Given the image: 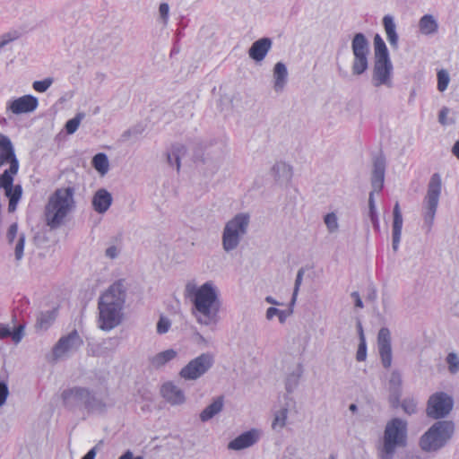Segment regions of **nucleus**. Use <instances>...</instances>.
I'll list each match as a JSON object with an SVG mask.
<instances>
[{
    "mask_svg": "<svg viewBox=\"0 0 459 459\" xmlns=\"http://www.w3.org/2000/svg\"><path fill=\"white\" fill-rule=\"evenodd\" d=\"M184 297L191 303V315L197 324L205 326L217 325L221 300L219 290L212 281L200 286L195 281H188L184 288Z\"/></svg>",
    "mask_w": 459,
    "mask_h": 459,
    "instance_id": "1",
    "label": "nucleus"
},
{
    "mask_svg": "<svg viewBox=\"0 0 459 459\" xmlns=\"http://www.w3.org/2000/svg\"><path fill=\"white\" fill-rule=\"evenodd\" d=\"M0 160L5 164L9 163V169L0 175V189L4 190L5 196L9 199L8 212H14L22 195L21 185H13L14 176L19 171V160L16 158L13 145L10 138L0 134Z\"/></svg>",
    "mask_w": 459,
    "mask_h": 459,
    "instance_id": "2",
    "label": "nucleus"
},
{
    "mask_svg": "<svg viewBox=\"0 0 459 459\" xmlns=\"http://www.w3.org/2000/svg\"><path fill=\"white\" fill-rule=\"evenodd\" d=\"M126 296V289L124 281L120 280L114 282L100 297L99 327L101 330L110 331L120 324Z\"/></svg>",
    "mask_w": 459,
    "mask_h": 459,
    "instance_id": "3",
    "label": "nucleus"
},
{
    "mask_svg": "<svg viewBox=\"0 0 459 459\" xmlns=\"http://www.w3.org/2000/svg\"><path fill=\"white\" fill-rule=\"evenodd\" d=\"M408 426L407 421L400 418H394L387 421L381 442L377 447L379 459H394L399 448L407 446Z\"/></svg>",
    "mask_w": 459,
    "mask_h": 459,
    "instance_id": "4",
    "label": "nucleus"
},
{
    "mask_svg": "<svg viewBox=\"0 0 459 459\" xmlns=\"http://www.w3.org/2000/svg\"><path fill=\"white\" fill-rule=\"evenodd\" d=\"M73 187L59 188L49 197L46 205V220L51 228L58 227L74 207Z\"/></svg>",
    "mask_w": 459,
    "mask_h": 459,
    "instance_id": "5",
    "label": "nucleus"
},
{
    "mask_svg": "<svg viewBox=\"0 0 459 459\" xmlns=\"http://www.w3.org/2000/svg\"><path fill=\"white\" fill-rule=\"evenodd\" d=\"M250 215L239 212L229 220L222 230L221 246L226 253L236 250L248 232Z\"/></svg>",
    "mask_w": 459,
    "mask_h": 459,
    "instance_id": "6",
    "label": "nucleus"
},
{
    "mask_svg": "<svg viewBox=\"0 0 459 459\" xmlns=\"http://www.w3.org/2000/svg\"><path fill=\"white\" fill-rule=\"evenodd\" d=\"M442 192V178L440 174L434 173L429 181L427 194L424 196L422 204V217L423 226L422 228L426 232H429L434 224V220L437 206L439 204V198Z\"/></svg>",
    "mask_w": 459,
    "mask_h": 459,
    "instance_id": "7",
    "label": "nucleus"
},
{
    "mask_svg": "<svg viewBox=\"0 0 459 459\" xmlns=\"http://www.w3.org/2000/svg\"><path fill=\"white\" fill-rule=\"evenodd\" d=\"M455 431L451 421H437L420 437V446L425 452L437 451L451 439Z\"/></svg>",
    "mask_w": 459,
    "mask_h": 459,
    "instance_id": "8",
    "label": "nucleus"
},
{
    "mask_svg": "<svg viewBox=\"0 0 459 459\" xmlns=\"http://www.w3.org/2000/svg\"><path fill=\"white\" fill-rule=\"evenodd\" d=\"M353 61L351 71L354 75L364 74L368 67V55L370 53L369 42L366 36L358 32L351 40Z\"/></svg>",
    "mask_w": 459,
    "mask_h": 459,
    "instance_id": "9",
    "label": "nucleus"
},
{
    "mask_svg": "<svg viewBox=\"0 0 459 459\" xmlns=\"http://www.w3.org/2000/svg\"><path fill=\"white\" fill-rule=\"evenodd\" d=\"M214 362L215 358L212 352L201 353L180 369L179 376L185 380H197L213 367Z\"/></svg>",
    "mask_w": 459,
    "mask_h": 459,
    "instance_id": "10",
    "label": "nucleus"
},
{
    "mask_svg": "<svg viewBox=\"0 0 459 459\" xmlns=\"http://www.w3.org/2000/svg\"><path fill=\"white\" fill-rule=\"evenodd\" d=\"M83 344L82 337L76 330L62 336L52 350L53 360L66 359L76 352Z\"/></svg>",
    "mask_w": 459,
    "mask_h": 459,
    "instance_id": "11",
    "label": "nucleus"
},
{
    "mask_svg": "<svg viewBox=\"0 0 459 459\" xmlns=\"http://www.w3.org/2000/svg\"><path fill=\"white\" fill-rule=\"evenodd\" d=\"M393 64L391 59H375L371 82L375 87H393Z\"/></svg>",
    "mask_w": 459,
    "mask_h": 459,
    "instance_id": "12",
    "label": "nucleus"
},
{
    "mask_svg": "<svg viewBox=\"0 0 459 459\" xmlns=\"http://www.w3.org/2000/svg\"><path fill=\"white\" fill-rule=\"evenodd\" d=\"M452 407L453 400L449 395L445 393H437L429 400L427 413L433 419H440L446 416Z\"/></svg>",
    "mask_w": 459,
    "mask_h": 459,
    "instance_id": "13",
    "label": "nucleus"
},
{
    "mask_svg": "<svg viewBox=\"0 0 459 459\" xmlns=\"http://www.w3.org/2000/svg\"><path fill=\"white\" fill-rule=\"evenodd\" d=\"M264 432L261 429L253 428L247 430L228 444V449L240 451L256 445L262 438Z\"/></svg>",
    "mask_w": 459,
    "mask_h": 459,
    "instance_id": "14",
    "label": "nucleus"
},
{
    "mask_svg": "<svg viewBox=\"0 0 459 459\" xmlns=\"http://www.w3.org/2000/svg\"><path fill=\"white\" fill-rule=\"evenodd\" d=\"M88 396L89 389L82 386H74L64 390L62 393L63 402L69 409H75L82 406L85 408Z\"/></svg>",
    "mask_w": 459,
    "mask_h": 459,
    "instance_id": "15",
    "label": "nucleus"
},
{
    "mask_svg": "<svg viewBox=\"0 0 459 459\" xmlns=\"http://www.w3.org/2000/svg\"><path fill=\"white\" fill-rule=\"evenodd\" d=\"M377 349L382 365L389 368L392 365L391 333L386 327H382L377 334Z\"/></svg>",
    "mask_w": 459,
    "mask_h": 459,
    "instance_id": "16",
    "label": "nucleus"
},
{
    "mask_svg": "<svg viewBox=\"0 0 459 459\" xmlns=\"http://www.w3.org/2000/svg\"><path fill=\"white\" fill-rule=\"evenodd\" d=\"M39 105L38 99L32 95H24L8 103L7 108L15 115L30 113Z\"/></svg>",
    "mask_w": 459,
    "mask_h": 459,
    "instance_id": "17",
    "label": "nucleus"
},
{
    "mask_svg": "<svg viewBox=\"0 0 459 459\" xmlns=\"http://www.w3.org/2000/svg\"><path fill=\"white\" fill-rule=\"evenodd\" d=\"M110 405L111 403L106 393L99 394L89 390V396L84 408L89 412L101 413Z\"/></svg>",
    "mask_w": 459,
    "mask_h": 459,
    "instance_id": "18",
    "label": "nucleus"
},
{
    "mask_svg": "<svg viewBox=\"0 0 459 459\" xmlns=\"http://www.w3.org/2000/svg\"><path fill=\"white\" fill-rule=\"evenodd\" d=\"M160 393L162 397L171 405H181L186 402L183 390L173 382H167L162 385Z\"/></svg>",
    "mask_w": 459,
    "mask_h": 459,
    "instance_id": "19",
    "label": "nucleus"
},
{
    "mask_svg": "<svg viewBox=\"0 0 459 459\" xmlns=\"http://www.w3.org/2000/svg\"><path fill=\"white\" fill-rule=\"evenodd\" d=\"M385 171V160L383 156H377L374 160L371 185L373 191L380 192L384 186Z\"/></svg>",
    "mask_w": 459,
    "mask_h": 459,
    "instance_id": "20",
    "label": "nucleus"
},
{
    "mask_svg": "<svg viewBox=\"0 0 459 459\" xmlns=\"http://www.w3.org/2000/svg\"><path fill=\"white\" fill-rule=\"evenodd\" d=\"M112 202L111 194L105 188H100L93 195L91 204L96 212L103 214L109 209Z\"/></svg>",
    "mask_w": 459,
    "mask_h": 459,
    "instance_id": "21",
    "label": "nucleus"
},
{
    "mask_svg": "<svg viewBox=\"0 0 459 459\" xmlns=\"http://www.w3.org/2000/svg\"><path fill=\"white\" fill-rule=\"evenodd\" d=\"M273 41L270 38H262L255 41L248 50L249 57L255 62L263 61L272 48Z\"/></svg>",
    "mask_w": 459,
    "mask_h": 459,
    "instance_id": "22",
    "label": "nucleus"
},
{
    "mask_svg": "<svg viewBox=\"0 0 459 459\" xmlns=\"http://www.w3.org/2000/svg\"><path fill=\"white\" fill-rule=\"evenodd\" d=\"M273 90L275 92H281L288 82V70L282 62L275 64L273 71Z\"/></svg>",
    "mask_w": 459,
    "mask_h": 459,
    "instance_id": "23",
    "label": "nucleus"
},
{
    "mask_svg": "<svg viewBox=\"0 0 459 459\" xmlns=\"http://www.w3.org/2000/svg\"><path fill=\"white\" fill-rule=\"evenodd\" d=\"M383 26L386 34L387 41L393 49H398L399 36L396 32V24L392 15L386 14L383 17Z\"/></svg>",
    "mask_w": 459,
    "mask_h": 459,
    "instance_id": "24",
    "label": "nucleus"
},
{
    "mask_svg": "<svg viewBox=\"0 0 459 459\" xmlns=\"http://www.w3.org/2000/svg\"><path fill=\"white\" fill-rule=\"evenodd\" d=\"M178 351L174 349H168L160 351L149 358L150 366L152 368L159 369L164 367L167 363L176 359Z\"/></svg>",
    "mask_w": 459,
    "mask_h": 459,
    "instance_id": "25",
    "label": "nucleus"
},
{
    "mask_svg": "<svg viewBox=\"0 0 459 459\" xmlns=\"http://www.w3.org/2000/svg\"><path fill=\"white\" fill-rule=\"evenodd\" d=\"M419 30L422 35L431 36L437 32L438 22L432 14H424L419 21Z\"/></svg>",
    "mask_w": 459,
    "mask_h": 459,
    "instance_id": "26",
    "label": "nucleus"
},
{
    "mask_svg": "<svg viewBox=\"0 0 459 459\" xmlns=\"http://www.w3.org/2000/svg\"><path fill=\"white\" fill-rule=\"evenodd\" d=\"M223 409V398L221 396L217 397L213 402L204 408L200 413V420L203 422H206L212 419L215 415L220 413Z\"/></svg>",
    "mask_w": 459,
    "mask_h": 459,
    "instance_id": "27",
    "label": "nucleus"
},
{
    "mask_svg": "<svg viewBox=\"0 0 459 459\" xmlns=\"http://www.w3.org/2000/svg\"><path fill=\"white\" fill-rule=\"evenodd\" d=\"M56 311L49 310L46 312H40L37 316L36 328L38 330L46 331L54 323L56 319Z\"/></svg>",
    "mask_w": 459,
    "mask_h": 459,
    "instance_id": "28",
    "label": "nucleus"
},
{
    "mask_svg": "<svg viewBox=\"0 0 459 459\" xmlns=\"http://www.w3.org/2000/svg\"><path fill=\"white\" fill-rule=\"evenodd\" d=\"M186 148L184 145L177 143L172 146L171 151L167 153L168 163L173 167L176 166L177 169L180 168V159L185 154Z\"/></svg>",
    "mask_w": 459,
    "mask_h": 459,
    "instance_id": "29",
    "label": "nucleus"
},
{
    "mask_svg": "<svg viewBox=\"0 0 459 459\" xmlns=\"http://www.w3.org/2000/svg\"><path fill=\"white\" fill-rule=\"evenodd\" d=\"M289 409L287 406L276 411L272 422V429L275 431L281 430L287 424Z\"/></svg>",
    "mask_w": 459,
    "mask_h": 459,
    "instance_id": "30",
    "label": "nucleus"
},
{
    "mask_svg": "<svg viewBox=\"0 0 459 459\" xmlns=\"http://www.w3.org/2000/svg\"><path fill=\"white\" fill-rule=\"evenodd\" d=\"M375 59H388L389 52L384 39L379 34L374 37Z\"/></svg>",
    "mask_w": 459,
    "mask_h": 459,
    "instance_id": "31",
    "label": "nucleus"
},
{
    "mask_svg": "<svg viewBox=\"0 0 459 459\" xmlns=\"http://www.w3.org/2000/svg\"><path fill=\"white\" fill-rule=\"evenodd\" d=\"M301 374L302 368L299 366L295 371L287 376L285 380V388L289 394L292 393L298 386Z\"/></svg>",
    "mask_w": 459,
    "mask_h": 459,
    "instance_id": "32",
    "label": "nucleus"
},
{
    "mask_svg": "<svg viewBox=\"0 0 459 459\" xmlns=\"http://www.w3.org/2000/svg\"><path fill=\"white\" fill-rule=\"evenodd\" d=\"M92 165L99 173L105 175L108 171L109 167L107 155L104 153L96 154L92 159Z\"/></svg>",
    "mask_w": 459,
    "mask_h": 459,
    "instance_id": "33",
    "label": "nucleus"
},
{
    "mask_svg": "<svg viewBox=\"0 0 459 459\" xmlns=\"http://www.w3.org/2000/svg\"><path fill=\"white\" fill-rule=\"evenodd\" d=\"M358 330L359 334V343L356 353V359L358 361H364L367 358V343L363 333V328L359 322L358 323Z\"/></svg>",
    "mask_w": 459,
    "mask_h": 459,
    "instance_id": "34",
    "label": "nucleus"
},
{
    "mask_svg": "<svg viewBox=\"0 0 459 459\" xmlns=\"http://www.w3.org/2000/svg\"><path fill=\"white\" fill-rule=\"evenodd\" d=\"M324 222L330 234L336 233L339 230V220L335 212H328L324 216Z\"/></svg>",
    "mask_w": 459,
    "mask_h": 459,
    "instance_id": "35",
    "label": "nucleus"
},
{
    "mask_svg": "<svg viewBox=\"0 0 459 459\" xmlns=\"http://www.w3.org/2000/svg\"><path fill=\"white\" fill-rule=\"evenodd\" d=\"M394 221H393V234H401L403 229V216L398 203L394 204Z\"/></svg>",
    "mask_w": 459,
    "mask_h": 459,
    "instance_id": "36",
    "label": "nucleus"
},
{
    "mask_svg": "<svg viewBox=\"0 0 459 459\" xmlns=\"http://www.w3.org/2000/svg\"><path fill=\"white\" fill-rule=\"evenodd\" d=\"M84 117V113L79 112L76 114L74 117L69 119L65 126L66 133L68 134H73L74 133H75Z\"/></svg>",
    "mask_w": 459,
    "mask_h": 459,
    "instance_id": "37",
    "label": "nucleus"
},
{
    "mask_svg": "<svg viewBox=\"0 0 459 459\" xmlns=\"http://www.w3.org/2000/svg\"><path fill=\"white\" fill-rule=\"evenodd\" d=\"M446 362L450 374L455 375L459 372V356L452 351L446 357Z\"/></svg>",
    "mask_w": 459,
    "mask_h": 459,
    "instance_id": "38",
    "label": "nucleus"
},
{
    "mask_svg": "<svg viewBox=\"0 0 459 459\" xmlns=\"http://www.w3.org/2000/svg\"><path fill=\"white\" fill-rule=\"evenodd\" d=\"M437 90L440 92L445 91L449 84L450 82V76L446 70L441 69L437 74Z\"/></svg>",
    "mask_w": 459,
    "mask_h": 459,
    "instance_id": "39",
    "label": "nucleus"
},
{
    "mask_svg": "<svg viewBox=\"0 0 459 459\" xmlns=\"http://www.w3.org/2000/svg\"><path fill=\"white\" fill-rule=\"evenodd\" d=\"M14 245V255L16 261H21L23 257V250L25 245V235L23 233L19 234L18 238L13 243Z\"/></svg>",
    "mask_w": 459,
    "mask_h": 459,
    "instance_id": "40",
    "label": "nucleus"
},
{
    "mask_svg": "<svg viewBox=\"0 0 459 459\" xmlns=\"http://www.w3.org/2000/svg\"><path fill=\"white\" fill-rule=\"evenodd\" d=\"M54 82L52 77L45 78L42 81H35L32 83V88L38 92H45Z\"/></svg>",
    "mask_w": 459,
    "mask_h": 459,
    "instance_id": "41",
    "label": "nucleus"
},
{
    "mask_svg": "<svg viewBox=\"0 0 459 459\" xmlns=\"http://www.w3.org/2000/svg\"><path fill=\"white\" fill-rule=\"evenodd\" d=\"M303 275H304V270L301 268L297 273L295 284H294V290H293V293H292V297H291V300H290V306H293L297 300L298 293L299 291V288L302 283Z\"/></svg>",
    "mask_w": 459,
    "mask_h": 459,
    "instance_id": "42",
    "label": "nucleus"
},
{
    "mask_svg": "<svg viewBox=\"0 0 459 459\" xmlns=\"http://www.w3.org/2000/svg\"><path fill=\"white\" fill-rule=\"evenodd\" d=\"M402 384L401 375L397 371H393L389 379V385L392 392L398 394Z\"/></svg>",
    "mask_w": 459,
    "mask_h": 459,
    "instance_id": "43",
    "label": "nucleus"
},
{
    "mask_svg": "<svg viewBox=\"0 0 459 459\" xmlns=\"http://www.w3.org/2000/svg\"><path fill=\"white\" fill-rule=\"evenodd\" d=\"M170 326L171 321L168 317L161 316L157 323V333L164 334L169 332Z\"/></svg>",
    "mask_w": 459,
    "mask_h": 459,
    "instance_id": "44",
    "label": "nucleus"
},
{
    "mask_svg": "<svg viewBox=\"0 0 459 459\" xmlns=\"http://www.w3.org/2000/svg\"><path fill=\"white\" fill-rule=\"evenodd\" d=\"M402 408L407 414H412L416 412L417 403L412 398L404 399L402 403Z\"/></svg>",
    "mask_w": 459,
    "mask_h": 459,
    "instance_id": "45",
    "label": "nucleus"
},
{
    "mask_svg": "<svg viewBox=\"0 0 459 459\" xmlns=\"http://www.w3.org/2000/svg\"><path fill=\"white\" fill-rule=\"evenodd\" d=\"M18 225L17 223H13L10 225L7 233L6 238L9 244H13L18 238Z\"/></svg>",
    "mask_w": 459,
    "mask_h": 459,
    "instance_id": "46",
    "label": "nucleus"
},
{
    "mask_svg": "<svg viewBox=\"0 0 459 459\" xmlns=\"http://www.w3.org/2000/svg\"><path fill=\"white\" fill-rule=\"evenodd\" d=\"M8 394H9V389H8L7 384L4 381H1L0 382V406H3L5 403Z\"/></svg>",
    "mask_w": 459,
    "mask_h": 459,
    "instance_id": "47",
    "label": "nucleus"
},
{
    "mask_svg": "<svg viewBox=\"0 0 459 459\" xmlns=\"http://www.w3.org/2000/svg\"><path fill=\"white\" fill-rule=\"evenodd\" d=\"M374 192L375 191H371L369 193V196H368V208H369L368 216L377 214L376 204H375V198H374Z\"/></svg>",
    "mask_w": 459,
    "mask_h": 459,
    "instance_id": "48",
    "label": "nucleus"
},
{
    "mask_svg": "<svg viewBox=\"0 0 459 459\" xmlns=\"http://www.w3.org/2000/svg\"><path fill=\"white\" fill-rule=\"evenodd\" d=\"M169 6L168 4L162 3L160 4L159 13H160V15L164 22H167V20L169 17Z\"/></svg>",
    "mask_w": 459,
    "mask_h": 459,
    "instance_id": "49",
    "label": "nucleus"
},
{
    "mask_svg": "<svg viewBox=\"0 0 459 459\" xmlns=\"http://www.w3.org/2000/svg\"><path fill=\"white\" fill-rule=\"evenodd\" d=\"M119 252H120V250L117 247L110 246L106 249L105 255L107 257H108L110 259H115L118 256Z\"/></svg>",
    "mask_w": 459,
    "mask_h": 459,
    "instance_id": "50",
    "label": "nucleus"
},
{
    "mask_svg": "<svg viewBox=\"0 0 459 459\" xmlns=\"http://www.w3.org/2000/svg\"><path fill=\"white\" fill-rule=\"evenodd\" d=\"M449 114V108H446V107H444L441 108V110L439 111V114H438V122L443 125V126H446L447 125V116Z\"/></svg>",
    "mask_w": 459,
    "mask_h": 459,
    "instance_id": "51",
    "label": "nucleus"
},
{
    "mask_svg": "<svg viewBox=\"0 0 459 459\" xmlns=\"http://www.w3.org/2000/svg\"><path fill=\"white\" fill-rule=\"evenodd\" d=\"M22 331H23L22 326H19L18 328L14 329V331H12L11 336H12L13 341L15 343H18L21 342V340L22 338Z\"/></svg>",
    "mask_w": 459,
    "mask_h": 459,
    "instance_id": "52",
    "label": "nucleus"
},
{
    "mask_svg": "<svg viewBox=\"0 0 459 459\" xmlns=\"http://www.w3.org/2000/svg\"><path fill=\"white\" fill-rule=\"evenodd\" d=\"M16 36H13L11 33L4 34L0 37V48L7 45L9 42L14 40Z\"/></svg>",
    "mask_w": 459,
    "mask_h": 459,
    "instance_id": "53",
    "label": "nucleus"
},
{
    "mask_svg": "<svg viewBox=\"0 0 459 459\" xmlns=\"http://www.w3.org/2000/svg\"><path fill=\"white\" fill-rule=\"evenodd\" d=\"M281 310L276 308V307H270L269 308H267L266 310V313H265V317L267 320L271 321L273 320L275 316H278V314H280Z\"/></svg>",
    "mask_w": 459,
    "mask_h": 459,
    "instance_id": "54",
    "label": "nucleus"
},
{
    "mask_svg": "<svg viewBox=\"0 0 459 459\" xmlns=\"http://www.w3.org/2000/svg\"><path fill=\"white\" fill-rule=\"evenodd\" d=\"M351 298L353 299L354 300V303H355V307H359V308H362L363 307V302L360 299V296L359 294L358 291H353L351 294Z\"/></svg>",
    "mask_w": 459,
    "mask_h": 459,
    "instance_id": "55",
    "label": "nucleus"
},
{
    "mask_svg": "<svg viewBox=\"0 0 459 459\" xmlns=\"http://www.w3.org/2000/svg\"><path fill=\"white\" fill-rule=\"evenodd\" d=\"M290 171V168L289 166H287L285 163H282V162H280V163H276L273 167V171L274 173H278L280 171Z\"/></svg>",
    "mask_w": 459,
    "mask_h": 459,
    "instance_id": "56",
    "label": "nucleus"
},
{
    "mask_svg": "<svg viewBox=\"0 0 459 459\" xmlns=\"http://www.w3.org/2000/svg\"><path fill=\"white\" fill-rule=\"evenodd\" d=\"M12 331L8 326L0 325V339L11 336Z\"/></svg>",
    "mask_w": 459,
    "mask_h": 459,
    "instance_id": "57",
    "label": "nucleus"
},
{
    "mask_svg": "<svg viewBox=\"0 0 459 459\" xmlns=\"http://www.w3.org/2000/svg\"><path fill=\"white\" fill-rule=\"evenodd\" d=\"M401 234H393L392 247L394 251H397L401 241Z\"/></svg>",
    "mask_w": 459,
    "mask_h": 459,
    "instance_id": "58",
    "label": "nucleus"
},
{
    "mask_svg": "<svg viewBox=\"0 0 459 459\" xmlns=\"http://www.w3.org/2000/svg\"><path fill=\"white\" fill-rule=\"evenodd\" d=\"M118 459H143V457L142 456L134 457V454L130 450H127Z\"/></svg>",
    "mask_w": 459,
    "mask_h": 459,
    "instance_id": "59",
    "label": "nucleus"
},
{
    "mask_svg": "<svg viewBox=\"0 0 459 459\" xmlns=\"http://www.w3.org/2000/svg\"><path fill=\"white\" fill-rule=\"evenodd\" d=\"M97 455V447L94 446L82 459H95Z\"/></svg>",
    "mask_w": 459,
    "mask_h": 459,
    "instance_id": "60",
    "label": "nucleus"
},
{
    "mask_svg": "<svg viewBox=\"0 0 459 459\" xmlns=\"http://www.w3.org/2000/svg\"><path fill=\"white\" fill-rule=\"evenodd\" d=\"M369 219L373 224V227L376 229V230H379V221H378V216L377 214V215H372V216H369Z\"/></svg>",
    "mask_w": 459,
    "mask_h": 459,
    "instance_id": "61",
    "label": "nucleus"
},
{
    "mask_svg": "<svg viewBox=\"0 0 459 459\" xmlns=\"http://www.w3.org/2000/svg\"><path fill=\"white\" fill-rule=\"evenodd\" d=\"M452 153L459 160V140L452 147Z\"/></svg>",
    "mask_w": 459,
    "mask_h": 459,
    "instance_id": "62",
    "label": "nucleus"
},
{
    "mask_svg": "<svg viewBox=\"0 0 459 459\" xmlns=\"http://www.w3.org/2000/svg\"><path fill=\"white\" fill-rule=\"evenodd\" d=\"M264 300L268 303V304H271V305H274V306H279L281 305V303L279 301H277L274 298H273L272 296H267L265 297Z\"/></svg>",
    "mask_w": 459,
    "mask_h": 459,
    "instance_id": "63",
    "label": "nucleus"
},
{
    "mask_svg": "<svg viewBox=\"0 0 459 459\" xmlns=\"http://www.w3.org/2000/svg\"><path fill=\"white\" fill-rule=\"evenodd\" d=\"M288 314L284 310H281L280 314H278L277 317L280 323L283 324L287 319Z\"/></svg>",
    "mask_w": 459,
    "mask_h": 459,
    "instance_id": "64",
    "label": "nucleus"
}]
</instances>
